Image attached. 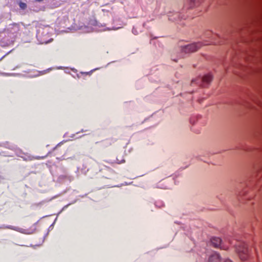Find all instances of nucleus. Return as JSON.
Wrapping results in <instances>:
<instances>
[{"mask_svg":"<svg viewBox=\"0 0 262 262\" xmlns=\"http://www.w3.org/2000/svg\"><path fill=\"white\" fill-rule=\"evenodd\" d=\"M8 229H12V230H15L14 228L11 226H10L9 227H7Z\"/></svg>","mask_w":262,"mask_h":262,"instance_id":"nucleus-10","label":"nucleus"},{"mask_svg":"<svg viewBox=\"0 0 262 262\" xmlns=\"http://www.w3.org/2000/svg\"><path fill=\"white\" fill-rule=\"evenodd\" d=\"M235 250L241 260H245L248 257V250L245 243L238 242L235 246Z\"/></svg>","mask_w":262,"mask_h":262,"instance_id":"nucleus-1","label":"nucleus"},{"mask_svg":"<svg viewBox=\"0 0 262 262\" xmlns=\"http://www.w3.org/2000/svg\"><path fill=\"white\" fill-rule=\"evenodd\" d=\"M212 80V76L211 74H207L204 76L202 79L201 81L204 83H209Z\"/></svg>","mask_w":262,"mask_h":262,"instance_id":"nucleus-6","label":"nucleus"},{"mask_svg":"<svg viewBox=\"0 0 262 262\" xmlns=\"http://www.w3.org/2000/svg\"><path fill=\"white\" fill-rule=\"evenodd\" d=\"M60 147V144H58L55 148H54V150H58L59 148Z\"/></svg>","mask_w":262,"mask_h":262,"instance_id":"nucleus-9","label":"nucleus"},{"mask_svg":"<svg viewBox=\"0 0 262 262\" xmlns=\"http://www.w3.org/2000/svg\"><path fill=\"white\" fill-rule=\"evenodd\" d=\"M211 243L212 245L216 248H220L221 249L226 250V247H224L222 244V239L217 237H213L211 238Z\"/></svg>","mask_w":262,"mask_h":262,"instance_id":"nucleus-3","label":"nucleus"},{"mask_svg":"<svg viewBox=\"0 0 262 262\" xmlns=\"http://www.w3.org/2000/svg\"><path fill=\"white\" fill-rule=\"evenodd\" d=\"M202 46V43L201 42L193 43L182 46L181 51L182 53L186 54L193 53L198 51Z\"/></svg>","mask_w":262,"mask_h":262,"instance_id":"nucleus-2","label":"nucleus"},{"mask_svg":"<svg viewBox=\"0 0 262 262\" xmlns=\"http://www.w3.org/2000/svg\"><path fill=\"white\" fill-rule=\"evenodd\" d=\"M19 6L23 10L26 9L27 7V4L26 3L21 2H20L19 3Z\"/></svg>","mask_w":262,"mask_h":262,"instance_id":"nucleus-8","label":"nucleus"},{"mask_svg":"<svg viewBox=\"0 0 262 262\" xmlns=\"http://www.w3.org/2000/svg\"><path fill=\"white\" fill-rule=\"evenodd\" d=\"M5 56V55H4V56H3L1 59H0V61L2 60L4 58V57Z\"/></svg>","mask_w":262,"mask_h":262,"instance_id":"nucleus-12","label":"nucleus"},{"mask_svg":"<svg viewBox=\"0 0 262 262\" xmlns=\"http://www.w3.org/2000/svg\"><path fill=\"white\" fill-rule=\"evenodd\" d=\"M8 30L11 33L17 34L20 31L19 24L17 23L12 24L9 25Z\"/></svg>","mask_w":262,"mask_h":262,"instance_id":"nucleus-4","label":"nucleus"},{"mask_svg":"<svg viewBox=\"0 0 262 262\" xmlns=\"http://www.w3.org/2000/svg\"><path fill=\"white\" fill-rule=\"evenodd\" d=\"M224 262H232L231 260H230V259H227L226 260H224Z\"/></svg>","mask_w":262,"mask_h":262,"instance_id":"nucleus-11","label":"nucleus"},{"mask_svg":"<svg viewBox=\"0 0 262 262\" xmlns=\"http://www.w3.org/2000/svg\"><path fill=\"white\" fill-rule=\"evenodd\" d=\"M201 1L202 0H190L191 3L190 8H191L196 5H199Z\"/></svg>","mask_w":262,"mask_h":262,"instance_id":"nucleus-7","label":"nucleus"},{"mask_svg":"<svg viewBox=\"0 0 262 262\" xmlns=\"http://www.w3.org/2000/svg\"><path fill=\"white\" fill-rule=\"evenodd\" d=\"M208 262H221V256L216 252L212 253L208 258Z\"/></svg>","mask_w":262,"mask_h":262,"instance_id":"nucleus-5","label":"nucleus"},{"mask_svg":"<svg viewBox=\"0 0 262 262\" xmlns=\"http://www.w3.org/2000/svg\"><path fill=\"white\" fill-rule=\"evenodd\" d=\"M81 73L83 74V73ZM84 73L86 75L89 74V72H86V73Z\"/></svg>","mask_w":262,"mask_h":262,"instance_id":"nucleus-13","label":"nucleus"}]
</instances>
